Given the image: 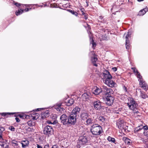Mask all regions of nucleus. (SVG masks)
Returning <instances> with one entry per match:
<instances>
[{"label": "nucleus", "instance_id": "1", "mask_svg": "<svg viewBox=\"0 0 148 148\" xmlns=\"http://www.w3.org/2000/svg\"><path fill=\"white\" fill-rule=\"evenodd\" d=\"M103 81L104 83L110 87H113L114 86L115 83L112 80V77L109 72L106 71L103 74Z\"/></svg>", "mask_w": 148, "mask_h": 148}, {"label": "nucleus", "instance_id": "2", "mask_svg": "<svg viewBox=\"0 0 148 148\" xmlns=\"http://www.w3.org/2000/svg\"><path fill=\"white\" fill-rule=\"evenodd\" d=\"M90 130L92 134L96 136L100 135L103 131L101 127L97 124H93L91 127Z\"/></svg>", "mask_w": 148, "mask_h": 148}, {"label": "nucleus", "instance_id": "3", "mask_svg": "<svg viewBox=\"0 0 148 148\" xmlns=\"http://www.w3.org/2000/svg\"><path fill=\"white\" fill-rule=\"evenodd\" d=\"M133 71L135 73H136V75H137V77L140 79V80H138L139 81L140 85H141V87L143 88V89L146 90L148 88V86L147 85L145 81H143V79H141L142 77L140 75V73L138 70L136 69H134Z\"/></svg>", "mask_w": 148, "mask_h": 148}, {"label": "nucleus", "instance_id": "4", "mask_svg": "<svg viewBox=\"0 0 148 148\" xmlns=\"http://www.w3.org/2000/svg\"><path fill=\"white\" fill-rule=\"evenodd\" d=\"M102 92L105 95L106 97L112 96L113 92L111 88H108L106 86H103L102 88Z\"/></svg>", "mask_w": 148, "mask_h": 148}, {"label": "nucleus", "instance_id": "5", "mask_svg": "<svg viewBox=\"0 0 148 148\" xmlns=\"http://www.w3.org/2000/svg\"><path fill=\"white\" fill-rule=\"evenodd\" d=\"M129 101L127 104L129 108L133 110H134L137 106V103L132 98H130L129 99Z\"/></svg>", "mask_w": 148, "mask_h": 148}, {"label": "nucleus", "instance_id": "6", "mask_svg": "<svg viewBox=\"0 0 148 148\" xmlns=\"http://www.w3.org/2000/svg\"><path fill=\"white\" fill-rule=\"evenodd\" d=\"M53 130L52 127L50 126L47 125L45 127L43 130L44 134L48 136L53 134Z\"/></svg>", "mask_w": 148, "mask_h": 148}, {"label": "nucleus", "instance_id": "7", "mask_svg": "<svg viewBox=\"0 0 148 148\" xmlns=\"http://www.w3.org/2000/svg\"><path fill=\"white\" fill-rule=\"evenodd\" d=\"M76 116L75 115V114L73 115V114H71L68 117V125H74L76 122Z\"/></svg>", "mask_w": 148, "mask_h": 148}, {"label": "nucleus", "instance_id": "8", "mask_svg": "<svg viewBox=\"0 0 148 148\" xmlns=\"http://www.w3.org/2000/svg\"><path fill=\"white\" fill-rule=\"evenodd\" d=\"M106 103L108 106H111L113 103L114 97L112 96H109L106 97Z\"/></svg>", "mask_w": 148, "mask_h": 148}, {"label": "nucleus", "instance_id": "9", "mask_svg": "<svg viewBox=\"0 0 148 148\" xmlns=\"http://www.w3.org/2000/svg\"><path fill=\"white\" fill-rule=\"evenodd\" d=\"M92 105L94 106V108L96 110H100L102 108L101 102L99 100L93 101L92 102Z\"/></svg>", "mask_w": 148, "mask_h": 148}, {"label": "nucleus", "instance_id": "10", "mask_svg": "<svg viewBox=\"0 0 148 148\" xmlns=\"http://www.w3.org/2000/svg\"><path fill=\"white\" fill-rule=\"evenodd\" d=\"M88 141L87 137L86 136H81L79 139L78 143L79 145H83L84 144L87 143Z\"/></svg>", "mask_w": 148, "mask_h": 148}, {"label": "nucleus", "instance_id": "11", "mask_svg": "<svg viewBox=\"0 0 148 148\" xmlns=\"http://www.w3.org/2000/svg\"><path fill=\"white\" fill-rule=\"evenodd\" d=\"M68 117L66 114H63L60 117V119L61 123L63 125H68Z\"/></svg>", "mask_w": 148, "mask_h": 148}, {"label": "nucleus", "instance_id": "12", "mask_svg": "<svg viewBox=\"0 0 148 148\" xmlns=\"http://www.w3.org/2000/svg\"><path fill=\"white\" fill-rule=\"evenodd\" d=\"M131 32H130L129 31L128 32V34L126 35L125 37V45L126 49H129L130 48V44L128 39L130 37V36L131 35Z\"/></svg>", "mask_w": 148, "mask_h": 148}, {"label": "nucleus", "instance_id": "13", "mask_svg": "<svg viewBox=\"0 0 148 148\" xmlns=\"http://www.w3.org/2000/svg\"><path fill=\"white\" fill-rule=\"evenodd\" d=\"M142 130H148V126L147 125L145 126H143L142 125H141L135 128L134 131L135 132H138Z\"/></svg>", "mask_w": 148, "mask_h": 148}, {"label": "nucleus", "instance_id": "14", "mask_svg": "<svg viewBox=\"0 0 148 148\" xmlns=\"http://www.w3.org/2000/svg\"><path fill=\"white\" fill-rule=\"evenodd\" d=\"M125 124V123L122 120L120 121L117 123V125H118V128L120 129H126V126Z\"/></svg>", "mask_w": 148, "mask_h": 148}, {"label": "nucleus", "instance_id": "15", "mask_svg": "<svg viewBox=\"0 0 148 148\" xmlns=\"http://www.w3.org/2000/svg\"><path fill=\"white\" fill-rule=\"evenodd\" d=\"M91 53L92 55H93V56L91 58V61L92 63L93 64V65L96 66H97V65L95 63V62L97 60V56L96 55H95L94 53V51L91 52Z\"/></svg>", "mask_w": 148, "mask_h": 148}, {"label": "nucleus", "instance_id": "16", "mask_svg": "<svg viewBox=\"0 0 148 148\" xmlns=\"http://www.w3.org/2000/svg\"><path fill=\"white\" fill-rule=\"evenodd\" d=\"M89 115L87 113L82 112L80 116L83 121H86L88 118Z\"/></svg>", "mask_w": 148, "mask_h": 148}, {"label": "nucleus", "instance_id": "17", "mask_svg": "<svg viewBox=\"0 0 148 148\" xmlns=\"http://www.w3.org/2000/svg\"><path fill=\"white\" fill-rule=\"evenodd\" d=\"M55 108L57 111L61 112L65 110L62 106L60 104H59L55 106Z\"/></svg>", "mask_w": 148, "mask_h": 148}, {"label": "nucleus", "instance_id": "18", "mask_svg": "<svg viewBox=\"0 0 148 148\" xmlns=\"http://www.w3.org/2000/svg\"><path fill=\"white\" fill-rule=\"evenodd\" d=\"M80 110V108L76 107L73 110L71 114L73 115L75 114V115L77 116V115L79 113Z\"/></svg>", "mask_w": 148, "mask_h": 148}, {"label": "nucleus", "instance_id": "19", "mask_svg": "<svg viewBox=\"0 0 148 148\" xmlns=\"http://www.w3.org/2000/svg\"><path fill=\"white\" fill-rule=\"evenodd\" d=\"M101 92H102V89H101L99 88L96 87L92 90L93 93L96 95H98Z\"/></svg>", "mask_w": 148, "mask_h": 148}, {"label": "nucleus", "instance_id": "20", "mask_svg": "<svg viewBox=\"0 0 148 148\" xmlns=\"http://www.w3.org/2000/svg\"><path fill=\"white\" fill-rule=\"evenodd\" d=\"M0 145L3 148H7L8 146L6 143V141H4L3 140L2 138L1 139H0Z\"/></svg>", "mask_w": 148, "mask_h": 148}, {"label": "nucleus", "instance_id": "21", "mask_svg": "<svg viewBox=\"0 0 148 148\" xmlns=\"http://www.w3.org/2000/svg\"><path fill=\"white\" fill-rule=\"evenodd\" d=\"M86 121L85 124L86 125H91L93 123V119L92 118H88Z\"/></svg>", "mask_w": 148, "mask_h": 148}, {"label": "nucleus", "instance_id": "22", "mask_svg": "<svg viewBox=\"0 0 148 148\" xmlns=\"http://www.w3.org/2000/svg\"><path fill=\"white\" fill-rule=\"evenodd\" d=\"M21 144H22V147L25 148L26 147L28 146L29 144V142L27 140H22Z\"/></svg>", "mask_w": 148, "mask_h": 148}, {"label": "nucleus", "instance_id": "23", "mask_svg": "<svg viewBox=\"0 0 148 148\" xmlns=\"http://www.w3.org/2000/svg\"><path fill=\"white\" fill-rule=\"evenodd\" d=\"M49 115V112L48 111L45 112H42L41 113V118L43 119L46 117H48Z\"/></svg>", "mask_w": 148, "mask_h": 148}, {"label": "nucleus", "instance_id": "24", "mask_svg": "<svg viewBox=\"0 0 148 148\" xmlns=\"http://www.w3.org/2000/svg\"><path fill=\"white\" fill-rule=\"evenodd\" d=\"M24 10H25L26 12H28L29 10L28 8H27L25 9ZM24 10L23 9H21L20 10H18V12H16V14L17 16H18L19 14H21L23 12Z\"/></svg>", "mask_w": 148, "mask_h": 148}, {"label": "nucleus", "instance_id": "25", "mask_svg": "<svg viewBox=\"0 0 148 148\" xmlns=\"http://www.w3.org/2000/svg\"><path fill=\"white\" fill-rule=\"evenodd\" d=\"M89 96L86 93H84L82 96V99L85 101H86L88 99Z\"/></svg>", "mask_w": 148, "mask_h": 148}, {"label": "nucleus", "instance_id": "26", "mask_svg": "<svg viewBox=\"0 0 148 148\" xmlns=\"http://www.w3.org/2000/svg\"><path fill=\"white\" fill-rule=\"evenodd\" d=\"M74 100L73 99H71L69 100L66 102L67 105L70 106L73 103Z\"/></svg>", "mask_w": 148, "mask_h": 148}, {"label": "nucleus", "instance_id": "27", "mask_svg": "<svg viewBox=\"0 0 148 148\" xmlns=\"http://www.w3.org/2000/svg\"><path fill=\"white\" fill-rule=\"evenodd\" d=\"M27 124L30 127L34 126L35 125V123L32 121H28L27 122Z\"/></svg>", "mask_w": 148, "mask_h": 148}, {"label": "nucleus", "instance_id": "28", "mask_svg": "<svg viewBox=\"0 0 148 148\" xmlns=\"http://www.w3.org/2000/svg\"><path fill=\"white\" fill-rule=\"evenodd\" d=\"M98 119L100 121L102 122H104L106 120V119L104 117L102 116H99L98 118Z\"/></svg>", "mask_w": 148, "mask_h": 148}, {"label": "nucleus", "instance_id": "29", "mask_svg": "<svg viewBox=\"0 0 148 148\" xmlns=\"http://www.w3.org/2000/svg\"><path fill=\"white\" fill-rule=\"evenodd\" d=\"M140 95L141 97L143 99H145L147 97V95H146L145 92L142 91L140 92Z\"/></svg>", "mask_w": 148, "mask_h": 148}, {"label": "nucleus", "instance_id": "30", "mask_svg": "<svg viewBox=\"0 0 148 148\" xmlns=\"http://www.w3.org/2000/svg\"><path fill=\"white\" fill-rule=\"evenodd\" d=\"M5 130V128L3 127H0V139L2 138V134L3 131Z\"/></svg>", "mask_w": 148, "mask_h": 148}, {"label": "nucleus", "instance_id": "31", "mask_svg": "<svg viewBox=\"0 0 148 148\" xmlns=\"http://www.w3.org/2000/svg\"><path fill=\"white\" fill-rule=\"evenodd\" d=\"M145 13L146 12H145V11L142 9L139 11L138 14V15L140 16H143V15H144Z\"/></svg>", "mask_w": 148, "mask_h": 148}, {"label": "nucleus", "instance_id": "32", "mask_svg": "<svg viewBox=\"0 0 148 148\" xmlns=\"http://www.w3.org/2000/svg\"><path fill=\"white\" fill-rule=\"evenodd\" d=\"M107 140L109 141H111L112 142H114L115 141V140L114 138H112L111 137L109 136L107 138Z\"/></svg>", "mask_w": 148, "mask_h": 148}, {"label": "nucleus", "instance_id": "33", "mask_svg": "<svg viewBox=\"0 0 148 148\" xmlns=\"http://www.w3.org/2000/svg\"><path fill=\"white\" fill-rule=\"evenodd\" d=\"M14 114V113H10V112H5V113H2L1 114V115L2 116H6L8 115H10L11 114Z\"/></svg>", "mask_w": 148, "mask_h": 148}, {"label": "nucleus", "instance_id": "34", "mask_svg": "<svg viewBox=\"0 0 148 148\" xmlns=\"http://www.w3.org/2000/svg\"><path fill=\"white\" fill-rule=\"evenodd\" d=\"M12 145L13 146H18V144L17 141L14 140L12 142Z\"/></svg>", "mask_w": 148, "mask_h": 148}, {"label": "nucleus", "instance_id": "35", "mask_svg": "<svg viewBox=\"0 0 148 148\" xmlns=\"http://www.w3.org/2000/svg\"><path fill=\"white\" fill-rule=\"evenodd\" d=\"M69 11L70 12H71L72 14L74 15L75 16H77L78 13L77 12L74 11V10H69Z\"/></svg>", "mask_w": 148, "mask_h": 148}, {"label": "nucleus", "instance_id": "36", "mask_svg": "<svg viewBox=\"0 0 148 148\" xmlns=\"http://www.w3.org/2000/svg\"><path fill=\"white\" fill-rule=\"evenodd\" d=\"M89 36H90V39H91V40H92V46L93 47H94L95 46H96V44L95 43H94L93 41V40L92 38V37H91V36H90V35H89Z\"/></svg>", "mask_w": 148, "mask_h": 148}, {"label": "nucleus", "instance_id": "37", "mask_svg": "<svg viewBox=\"0 0 148 148\" xmlns=\"http://www.w3.org/2000/svg\"><path fill=\"white\" fill-rule=\"evenodd\" d=\"M129 140H130V139L127 138H126L125 140V143H127L128 145H130V142Z\"/></svg>", "mask_w": 148, "mask_h": 148}, {"label": "nucleus", "instance_id": "38", "mask_svg": "<svg viewBox=\"0 0 148 148\" xmlns=\"http://www.w3.org/2000/svg\"><path fill=\"white\" fill-rule=\"evenodd\" d=\"M143 134L145 136H147L148 135V132L147 130H143Z\"/></svg>", "mask_w": 148, "mask_h": 148}, {"label": "nucleus", "instance_id": "39", "mask_svg": "<svg viewBox=\"0 0 148 148\" xmlns=\"http://www.w3.org/2000/svg\"><path fill=\"white\" fill-rule=\"evenodd\" d=\"M120 110H119V109H118V110H114L113 112H114L115 113H116V114H119V112L120 111Z\"/></svg>", "mask_w": 148, "mask_h": 148}, {"label": "nucleus", "instance_id": "40", "mask_svg": "<svg viewBox=\"0 0 148 148\" xmlns=\"http://www.w3.org/2000/svg\"><path fill=\"white\" fill-rule=\"evenodd\" d=\"M14 5H15L16 6L18 7L19 6L21 5V4H20L17 3H15Z\"/></svg>", "mask_w": 148, "mask_h": 148}, {"label": "nucleus", "instance_id": "41", "mask_svg": "<svg viewBox=\"0 0 148 148\" xmlns=\"http://www.w3.org/2000/svg\"><path fill=\"white\" fill-rule=\"evenodd\" d=\"M15 119L16 120V122H19L20 121V120L18 118L16 117L15 118Z\"/></svg>", "mask_w": 148, "mask_h": 148}, {"label": "nucleus", "instance_id": "42", "mask_svg": "<svg viewBox=\"0 0 148 148\" xmlns=\"http://www.w3.org/2000/svg\"><path fill=\"white\" fill-rule=\"evenodd\" d=\"M10 130L12 131H14L15 130V128L14 127H11Z\"/></svg>", "mask_w": 148, "mask_h": 148}, {"label": "nucleus", "instance_id": "43", "mask_svg": "<svg viewBox=\"0 0 148 148\" xmlns=\"http://www.w3.org/2000/svg\"><path fill=\"white\" fill-rule=\"evenodd\" d=\"M112 70L114 71H116L117 70V68L116 67L113 68Z\"/></svg>", "mask_w": 148, "mask_h": 148}, {"label": "nucleus", "instance_id": "44", "mask_svg": "<svg viewBox=\"0 0 148 148\" xmlns=\"http://www.w3.org/2000/svg\"><path fill=\"white\" fill-rule=\"evenodd\" d=\"M44 148H49V146L48 144L45 145Z\"/></svg>", "mask_w": 148, "mask_h": 148}, {"label": "nucleus", "instance_id": "45", "mask_svg": "<svg viewBox=\"0 0 148 148\" xmlns=\"http://www.w3.org/2000/svg\"><path fill=\"white\" fill-rule=\"evenodd\" d=\"M143 10H144L145 12L148 11V9L147 8H145L144 9H143Z\"/></svg>", "mask_w": 148, "mask_h": 148}, {"label": "nucleus", "instance_id": "46", "mask_svg": "<svg viewBox=\"0 0 148 148\" xmlns=\"http://www.w3.org/2000/svg\"><path fill=\"white\" fill-rule=\"evenodd\" d=\"M84 10V9H81V10L82 12V14L83 15L85 14V13H84L83 12V10Z\"/></svg>", "mask_w": 148, "mask_h": 148}, {"label": "nucleus", "instance_id": "47", "mask_svg": "<svg viewBox=\"0 0 148 148\" xmlns=\"http://www.w3.org/2000/svg\"><path fill=\"white\" fill-rule=\"evenodd\" d=\"M37 148H42V147L41 146L38 144H37Z\"/></svg>", "mask_w": 148, "mask_h": 148}, {"label": "nucleus", "instance_id": "48", "mask_svg": "<svg viewBox=\"0 0 148 148\" xmlns=\"http://www.w3.org/2000/svg\"><path fill=\"white\" fill-rule=\"evenodd\" d=\"M123 89L125 92H126L127 91V88L125 86H124L123 87Z\"/></svg>", "mask_w": 148, "mask_h": 148}, {"label": "nucleus", "instance_id": "49", "mask_svg": "<svg viewBox=\"0 0 148 148\" xmlns=\"http://www.w3.org/2000/svg\"><path fill=\"white\" fill-rule=\"evenodd\" d=\"M18 116H19V117L20 118H23V116L22 115H21V114H19L18 115Z\"/></svg>", "mask_w": 148, "mask_h": 148}, {"label": "nucleus", "instance_id": "50", "mask_svg": "<svg viewBox=\"0 0 148 148\" xmlns=\"http://www.w3.org/2000/svg\"><path fill=\"white\" fill-rule=\"evenodd\" d=\"M84 17H85L84 18H85V19H87V18H88V17H87L86 14L85 13V14H84Z\"/></svg>", "mask_w": 148, "mask_h": 148}, {"label": "nucleus", "instance_id": "51", "mask_svg": "<svg viewBox=\"0 0 148 148\" xmlns=\"http://www.w3.org/2000/svg\"><path fill=\"white\" fill-rule=\"evenodd\" d=\"M47 122L48 124H51L52 123V122H51V121H47Z\"/></svg>", "mask_w": 148, "mask_h": 148}, {"label": "nucleus", "instance_id": "52", "mask_svg": "<svg viewBox=\"0 0 148 148\" xmlns=\"http://www.w3.org/2000/svg\"><path fill=\"white\" fill-rule=\"evenodd\" d=\"M56 121H53V122H52V123L51 124L54 125V124H56Z\"/></svg>", "mask_w": 148, "mask_h": 148}, {"label": "nucleus", "instance_id": "53", "mask_svg": "<svg viewBox=\"0 0 148 148\" xmlns=\"http://www.w3.org/2000/svg\"><path fill=\"white\" fill-rule=\"evenodd\" d=\"M51 148H58V147H57L56 145H54V146H53Z\"/></svg>", "mask_w": 148, "mask_h": 148}, {"label": "nucleus", "instance_id": "54", "mask_svg": "<svg viewBox=\"0 0 148 148\" xmlns=\"http://www.w3.org/2000/svg\"><path fill=\"white\" fill-rule=\"evenodd\" d=\"M43 108H38V109H37V111H39V110H42L43 109Z\"/></svg>", "mask_w": 148, "mask_h": 148}, {"label": "nucleus", "instance_id": "55", "mask_svg": "<svg viewBox=\"0 0 148 148\" xmlns=\"http://www.w3.org/2000/svg\"><path fill=\"white\" fill-rule=\"evenodd\" d=\"M27 7H29L30 6V5H25Z\"/></svg>", "mask_w": 148, "mask_h": 148}, {"label": "nucleus", "instance_id": "56", "mask_svg": "<svg viewBox=\"0 0 148 148\" xmlns=\"http://www.w3.org/2000/svg\"><path fill=\"white\" fill-rule=\"evenodd\" d=\"M144 0H138V1L139 2H140L143 1Z\"/></svg>", "mask_w": 148, "mask_h": 148}, {"label": "nucleus", "instance_id": "57", "mask_svg": "<svg viewBox=\"0 0 148 148\" xmlns=\"http://www.w3.org/2000/svg\"><path fill=\"white\" fill-rule=\"evenodd\" d=\"M131 69H133V71L134 70V69H135V68L134 67H132L131 68Z\"/></svg>", "mask_w": 148, "mask_h": 148}, {"label": "nucleus", "instance_id": "58", "mask_svg": "<svg viewBox=\"0 0 148 148\" xmlns=\"http://www.w3.org/2000/svg\"><path fill=\"white\" fill-rule=\"evenodd\" d=\"M100 19H102V17L101 16H100L99 17Z\"/></svg>", "mask_w": 148, "mask_h": 148}, {"label": "nucleus", "instance_id": "59", "mask_svg": "<svg viewBox=\"0 0 148 148\" xmlns=\"http://www.w3.org/2000/svg\"><path fill=\"white\" fill-rule=\"evenodd\" d=\"M106 38H104V39L106 40Z\"/></svg>", "mask_w": 148, "mask_h": 148}, {"label": "nucleus", "instance_id": "60", "mask_svg": "<svg viewBox=\"0 0 148 148\" xmlns=\"http://www.w3.org/2000/svg\"><path fill=\"white\" fill-rule=\"evenodd\" d=\"M138 112H137L136 113H138Z\"/></svg>", "mask_w": 148, "mask_h": 148}]
</instances>
